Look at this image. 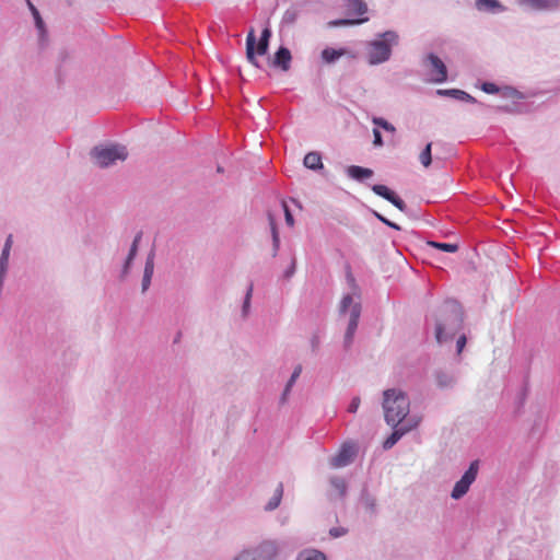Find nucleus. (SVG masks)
Listing matches in <instances>:
<instances>
[{"label": "nucleus", "mask_w": 560, "mask_h": 560, "mask_svg": "<svg viewBox=\"0 0 560 560\" xmlns=\"http://www.w3.org/2000/svg\"><path fill=\"white\" fill-rule=\"evenodd\" d=\"M291 389H292L291 387H288V386L284 387L283 393H282V395L280 397V404L281 405H284L288 401V397H289V395L291 393Z\"/></svg>", "instance_id": "8fccbe9b"}, {"label": "nucleus", "mask_w": 560, "mask_h": 560, "mask_svg": "<svg viewBox=\"0 0 560 560\" xmlns=\"http://www.w3.org/2000/svg\"><path fill=\"white\" fill-rule=\"evenodd\" d=\"M435 93L440 96L452 97L459 102H466V103H471V104L477 103V100L474 96H471L469 93H467L463 90H459V89H445V90L440 89V90H436Z\"/></svg>", "instance_id": "6ab92c4d"}, {"label": "nucleus", "mask_w": 560, "mask_h": 560, "mask_svg": "<svg viewBox=\"0 0 560 560\" xmlns=\"http://www.w3.org/2000/svg\"><path fill=\"white\" fill-rule=\"evenodd\" d=\"M282 494H283V486H282V483H279L277 489L275 490L273 495L267 502L265 510L266 511L276 510L281 503Z\"/></svg>", "instance_id": "bb28decb"}, {"label": "nucleus", "mask_w": 560, "mask_h": 560, "mask_svg": "<svg viewBox=\"0 0 560 560\" xmlns=\"http://www.w3.org/2000/svg\"><path fill=\"white\" fill-rule=\"evenodd\" d=\"M500 97L504 98V100H509V101H524L526 100V94L518 91L517 89H515L514 86H511V85H501V91H500Z\"/></svg>", "instance_id": "5701e85b"}, {"label": "nucleus", "mask_w": 560, "mask_h": 560, "mask_svg": "<svg viewBox=\"0 0 560 560\" xmlns=\"http://www.w3.org/2000/svg\"><path fill=\"white\" fill-rule=\"evenodd\" d=\"M429 244L432 247L441 249L446 253H455L458 249V246L456 244H452V243L430 242Z\"/></svg>", "instance_id": "f704fd0d"}, {"label": "nucleus", "mask_w": 560, "mask_h": 560, "mask_svg": "<svg viewBox=\"0 0 560 560\" xmlns=\"http://www.w3.org/2000/svg\"><path fill=\"white\" fill-rule=\"evenodd\" d=\"M475 8L479 12L500 14L508 11V8L499 0H475Z\"/></svg>", "instance_id": "dca6fc26"}, {"label": "nucleus", "mask_w": 560, "mask_h": 560, "mask_svg": "<svg viewBox=\"0 0 560 560\" xmlns=\"http://www.w3.org/2000/svg\"><path fill=\"white\" fill-rule=\"evenodd\" d=\"M154 259L155 252L154 249H152L150 250L145 258L144 270L141 281V289L143 293L147 292L151 285L152 277L154 273Z\"/></svg>", "instance_id": "a211bd4d"}, {"label": "nucleus", "mask_w": 560, "mask_h": 560, "mask_svg": "<svg viewBox=\"0 0 560 560\" xmlns=\"http://www.w3.org/2000/svg\"><path fill=\"white\" fill-rule=\"evenodd\" d=\"M291 51L287 47L281 46L275 52L272 65L277 68H280L283 71H288L291 66Z\"/></svg>", "instance_id": "aec40b11"}, {"label": "nucleus", "mask_w": 560, "mask_h": 560, "mask_svg": "<svg viewBox=\"0 0 560 560\" xmlns=\"http://www.w3.org/2000/svg\"><path fill=\"white\" fill-rule=\"evenodd\" d=\"M399 43L397 32L388 30L378 33L372 40L365 44V58L370 66H378L387 62L393 54V47Z\"/></svg>", "instance_id": "f03ea898"}, {"label": "nucleus", "mask_w": 560, "mask_h": 560, "mask_svg": "<svg viewBox=\"0 0 560 560\" xmlns=\"http://www.w3.org/2000/svg\"><path fill=\"white\" fill-rule=\"evenodd\" d=\"M295 272V259L292 260L291 266L285 270L284 276L290 278Z\"/></svg>", "instance_id": "603ef678"}, {"label": "nucleus", "mask_w": 560, "mask_h": 560, "mask_svg": "<svg viewBox=\"0 0 560 560\" xmlns=\"http://www.w3.org/2000/svg\"><path fill=\"white\" fill-rule=\"evenodd\" d=\"M345 10L349 18L329 22L330 26L358 25L369 21L368 4L363 0H343Z\"/></svg>", "instance_id": "39448f33"}, {"label": "nucleus", "mask_w": 560, "mask_h": 560, "mask_svg": "<svg viewBox=\"0 0 560 560\" xmlns=\"http://www.w3.org/2000/svg\"><path fill=\"white\" fill-rule=\"evenodd\" d=\"M382 406L388 425L397 427L409 419L407 416L410 411V399L401 389L389 388L384 390Z\"/></svg>", "instance_id": "f257e3e1"}, {"label": "nucleus", "mask_w": 560, "mask_h": 560, "mask_svg": "<svg viewBox=\"0 0 560 560\" xmlns=\"http://www.w3.org/2000/svg\"><path fill=\"white\" fill-rule=\"evenodd\" d=\"M343 56H349L351 58H355V54L352 51H349L346 48L336 49V48H331V47H326L320 52L322 60L327 65L335 63L339 58H341Z\"/></svg>", "instance_id": "f3484780"}, {"label": "nucleus", "mask_w": 560, "mask_h": 560, "mask_svg": "<svg viewBox=\"0 0 560 560\" xmlns=\"http://www.w3.org/2000/svg\"><path fill=\"white\" fill-rule=\"evenodd\" d=\"M446 315L444 320H438L435 325V337L439 343L451 340L462 328L463 313L455 301H447L443 307Z\"/></svg>", "instance_id": "7ed1b4c3"}, {"label": "nucleus", "mask_w": 560, "mask_h": 560, "mask_svg": "<svg viewBox=\"0 0 560 560\" xmlns=\"http://www.w3.org/2000/svg\"><path fill=\"white\" fill-rule=\"evenodd\" d=\"M373 144L375 147H382L384 144V141H383V138H382V133L380 131L378 128H374L373 129Z\"/></svg>", "instance_id": "c03bdc74"}, {"label": "nucleus", "mask_w": 560, "mask_h": 560, "mask_svg": "<svg viewBox=\"0 0 560 560\" xmlns=\"http://www.w3.org/2000/svg\"><path fill=\"white\" fill-rule=\"evenodd\" d=\"M361 315V304L352 306L351 313L349 314V320L343 337V348L349 350L353 343L354 335L358 329L359 319Z\"/></svg>", "instance_id": "ddd939ff"}, {"label": "nucleus", "mask_w": 560, "mask_h": 560, "mask_svg": "<svg viewBox=\"0 0 560 560\" xmlns=\"http://www.w3.org/2000/svg\"><path fill=\"white\" fill-rule=\"evenodd\" d=\"M424 66L430 68L431 82L443 83L447 80L446 66L436 55L429 54L424 60Z\"/></svg>", "instance_id": "9d476101"}, {"label": "nucleus", "mask_w": 560, "mask_h": 560, "mask_svg": "<svg viewBox=\"0 0 560 560\" xmlns=\"http://www.w3.org/2000/svg\"><path fill=\"white\" fill-rule=\"evenodd\" d=\"M303 164L306 168H310L312 171H320L324 168L322 155L316 151L308 152L304 156Z\"/></svg>", "instance_id": "b1692460"}, {"label": "nucleus", "mask_w": 560, "mask_h": 560, "mask_svg": "<svg viewBox=\"0 0 560 560\" xmlns=\"http://www.w3.org/2000/svg\"><path fill=\"white\" fill-rule=\"evenodd\" d=\"M374 215L384 224H386L387 226L392 228V229H395V230H400V226L392 221H389L387 218H385L384 215L380 214L378 212H374Z\"/></svg>", "instance_id": "a19ab883"}, {"label": "nucleus", "mask_w": 560, "mask_h": 560, "mask_svg": "<svg viewBox=\"0 0 560 560\" xmlns=\"http://www.w3.org/2000/svg\"><path fill=\"white\" fill-rule=\"evenodd\" d=\"M479 471V460H472L468 469L463 474L460 479L456 481L451 498L454 500L462 499L468 491L470 486L476 481Z\"/></svg>", "instance_id": "6e6552de"}, {"label": "nucleus", "mask_w": 560, "mask_h": 560, "mask_svg": "<svg viewBox=\"0 0 560 560\" xmlns=\"http://www.w3.org/2000/svg\"><path fill=\"white\" fill-rule=\"evenodd\" d=\"M299 18V10L296 8H289L285 10L282 16V23L284 24H293Z\"/></svg>", "instance_id": "473e14b6"}, {"label": "nucleus", "mask_w": 560, "mask_h": 560, "mask_svg": "<svg viewBox=\"0 0 560 560\" xmlns=\"http://www.w3.org/2000/svg\"><path fill=\"white\" fill-rule=\"evenodd\" d=\"M284 207V214H285V222L288 225H293L294 223V219H293V215L291 214L290 210L288 209V207L285 205H283Z\"/></svg>", "instance_id": "09e8293b"}, {"label": "nucleus", "mask_w": 560, "mask_h": 560, "mask_svg": "<svg viewBox=\"0 0 560 560\" xmlns=\"http://www.w3.org/2000/svg\"><path fill=\"white\" fill-rule=\"evenodd\" d=\"M142 238V233L139 232L136 234L131 245H130V248H129V252H128V255L124 261V265H122V268H121V272H120V278L121 279H125L129 272H130V269H131V266H132V262L137 256V253H138V248H139V244H140V241Z\"/></svg>", "instance_id": "2eb2a0df"}, {"label": "nucleus", "mask_w": 560, "mask_h": 560, "mask_svg": "<svg viewBox=\"0 0 560 560\" xmlns=\"http://www.w3.org/2000/svg\"><path fill=\"white\" fill-rule=\"evenodd\" d=\"M435 380L438 386L442 389L452 388L456 383V378L454 377V375L443 371L436 372Z\"/></svg>", "instance_id": "a878e982"}, {"label": "nucleus", "mask_w": 560, "mask_h": 560, "mask_svg": "<svg viewBox=\"0 0 560 560\" xmlns=\"http://www.w3.org/2000/svg\"><path fill=\"white\" fill-rule=\"evenodd\" d=\"M361 503L364 509L371 513H374L376 510V500L373 495H371L366 490H363L361 494Z\"/></svg>", "instance_id": "c756f323"}, {"label": "nucleus", "mask_w": 560, "mask_h": 560, "mask_svg": "<svg viewBox=\"0 0 560 560\" xmlns=\"http://www.w3.org/2000/svg\"><path fill=\"white\" fill-rule=\"evenodd\" d=\"M91 156L100 167H108L128 158V150L118 143H105L93 148Z\"/></svg>", "instance_id": "20e7f679"}, {"label": "nucleus", "mask_w": 560, "mask_h": 560, "mask_svg": "<svg viewBox=\"0 0 560 560\" xmlns=\"http://www.w3.org/2000/svg\"><path fill=\"white\" fill-rule=\"evenodd\" d=\"M384 130L387 131V132L394 133L396 131V128L394 127V125L388 122V125H386Z\"/></svg>", "instance_id": "864d4df0"}, {"label": "nucleus", "mask_w": 560, "mask_h": 560, "mask_svg": "<svg viewBox=\"0 0 560 560\" xmlns=\"http://www.w3.org/2000/svg\"><path fill=\"white\" fill-rule=\"evenodd\" d=\"M481 90L487 94H500L501 86L493 82H483L481 84Z\"/></svg>", "instance_id": "4c0bfd02"}, {"label": "nucleus", "mask_w": 560, "mask_h": 560, "mask_svg": "<svg viewBox=\"0 0 560 560\" xmlns=\"http://www.w3.org/2000/svg\"><path fill=\"white\" fill-rule=\"evenodd\" d=\"M525 11L553 13L560 10V0H515Z\"/></svg>", "instance_id": "1a4fd4ad"}, {"label": "nucleus", "mask_w": 560, "mask_h": 560, "mask_svg": "<svg viewBox=\"0 0 560 560\" xmlns=\"http://www.w3.org/2000/svg\"><path fill=\"white\" fill-rule=\"evenodd\" d=\"M390 203L394 205L400 211H405L407 208L405 201L401 198H399L397 195L394 197V199H392Z\"/></svg>", "instance_id": "a18cd8bd"}, {"label": "nucleus", "mask_w": 560, "mask_h": 560, "mask_svg": "<svg viewBox=\"0 0 560 560\" xmlns=\"http://www.w3.org/2000/svg\"><path fill=\"white\" fill-rule=\"evenodd\" d=\"M360 404H361V399L359 396H354L349 406H348V412L350 413H355L360 407Z\"/></svg>", "instance_id": "79ce46f5"}, {"label": "nucleus", "mask_w": 560, "mask_h": 560, "mask_svg": "<svg viewBox=\"0 0 560 560\" xmlns=\"http://www.w3.org/2000/svg\"><path fill=\"white\" fill-rule=\"evenodd\" d=\"M271 232H272V244H273V249H275V254H276L279 248V245H280V240H279L277 228L273 223L271 224Z\"/></svg>", "instance_id": "37998d69"}, {"label": "nucleus", "mask_w": 560, "mask_h": 560, "mask_svg": "<svg viewBox=\"0 0 560 560\" xmlns=\"http://www.w3.org/2000/svg\"><path fill=\"white\" fill-rule=\"evenodd\" d=\"M497 110L511 115H522L528 113L529 108L523 101H511V103L497 106Z\"/></svg>", "instance_id": "412c9836"}, {"label": "nucleus", "mask_w": 560, "mask_h": 560, "mask_svg": "<svg viewBox=\"0 0 560 560\" xmlns=\"http://www.w3.org/2000/svg\"><path fill=\"white\" fill-rule=\"evenodd\" d=\"M26 3H27L28 9L32 12L33 18H34L35 26L38 30L40 40H44V38L46 36V30H45L44 21H43L42 16H40L38 10L31 2V0H26Z\"/></svg>", "instance_id": "393cba45"}, {"label": "nucleus", "mask_w": 560, "mask_h": 560, "mask_svg": "<svg viewBox=\"0 0 560 560\" xmlns=\"http://www.w3.org/2000/svg\"><path fill=\"white\" fill-rule=\"evenodd\" d=\"M466 345V336L460 335L456 341L457 353H460Z\"/></svg>", "instance_id": "de8ad7c7"}, {"label": "nucleus", "mask_w": 560, "mask_h": 560, "mask_svg": "<svg viewBox=\"0 0 560 560\" xmlns=\"http://www.w3.org/2000/svg\"><path fill=\"white\" fill-rule=\"evenodd\" d=\"M372 190L374 194H376L380 197H383L384 199H386L389 202L396 196V194L385 185H380V184L373 185Z\"/></svg>", "instance_id": "c85d7f7f"}, {"label": "nucleus", "mask_w": 560, "mask_h": 560, "mask_svg": "<svg viewBox=\"0 0 560 560\" xmlns=\"http://www.w3.org/2000/svg\"><path fill=\"white\" fill-rule=\"evenodd\" d=\"M253 290H254V285H253V283H249L246 294H245V298H244L243 305H242V314L244 317H246L249 313Z\"/></svg>", "instance_id": "2f4dec72"}, {"label": "nucleus", "mask_w": 560, "mask_h": 560, "mask_svg": "<svg viewBox=\"0 0 560 560\" xmlns=\"http://www.w3.org/2000/svg\"><path fill=\"white\" fill-rule=\"evenodd\" d=\"M347 175L357 182H363L365 179H369L373 176V171L371 168L358 166V165H351L348 166L346 170Z\"/></svg>", "instance_id": "4be33fe9"}, {"label": "nucleus", "mask_w": 560, "mask_h": 560, "mask_svg": "<svg viewBox=\"0 0 560 560\" xmlns=\"http://www.w3.org/2000/svg\"><path fill=\"white\" fill-rule=\"evenodd\" d=\"M285 542L279 539H264L253 546L256 560H278Z\"/></svg>", "instance_id": "0eeeda50"}, {"label": "nucleus", "mask_w": 560, "mask_h": 560, "mask_svg": "<svg viewBox=\"0 0 560 560\" xmlns=\"http://www.w3.org/2000/svg\"><path fill=\"white\" fill-rule=\"evenodd\" d=\"M431 147H432V144L428 143L419 155L420 163L424 167L430 166V164L432 162Z\"/></svg>", "instance_id": "72a5a7b5"}, {"label": "nucleus", "mask_w": 560, "mask_h": 560, "mask_svg": "<svg viewBox=\"0 0 560 560\" xmlns=\"http://www.w3.org/2000/svg\"><path fill=\"white\" fill-rule=\"evenodd\" d=\"M357 454V448L351 443H343L336 455L330 457L329 465L331 468H342L350 465Z\"/></svg>", "instance_id": "f8f14e48"}, {"label": "nucleus", "mask_w": 560, "mask_h": 560, "mask_svg": "<svg viewBox=\"0 0 560 560\" xmlns=\"http://www.w3.org/2000/svg\"><path fill=\"white\" fill-rule=\"evenodd\" d=\"M419 424V419L415 416L409 417L404 423H400L397 427H393L394 431L392 434L384 441L383 448L390 450L406 433L413 430Z\"/></svg>", "instance_id": "9b49d317"}, {"label": "nucleus", "mask_w": 560, "mask_h": 560, "mask_svg": "<svg viewBox=\"0 0 560 560\" xmlns=\"http://www.w3.org/2000/svg\"><path fill=\"white\" fill-rule=\"evenodd\" d=\"M296 560H326V556L324 552L316 550V549H307L304 551H301Z\"/></svg>", "instance_id": "cd10ccee"}, {"label": "nucleus", "mask_w": 560, "mask_h": 560, "mask_svg": "<svg viewBox=\"0 0 560 560\" xmlns=\"http://www.w3.org/2000/svg\"><path fill=\"white\" fill-rule=\"evenodd\" d=\"M348 533L347 528L338 526V527H331L329 529V535L334 538H339L345 536Z\"/></svg>", "instance_id": "ea45409f"}, {"label": "nucleus", "mask_w": 560, "mask_h": 560, "mask_svg": "<svg viewBox=\"0 0 560 560\" xmlns=\"http://www.w3.org/2000/svg\"><path fill=\"white\" fill-rule=\"evenodd\" d=\"M330 490L328 497L330 500H343L348 492L347 480L339 476H332L329 478Z\"/></svg>", "instance_id": "4468645a"}, {"label": "nucleus", "mask_w": 560, "mask_h": 560, "mask_svg": "<svg viewBox=\"0 0 560 560\" xmlns=\"http://www.w3.org/2000/svg\"><path fill=\"white\" fill-rule=\"evenodd\" d=\"M355 304H360L359 302H353V298L351 294L343 295L341 302H340V314H345L348 311L351 313L352 306Z\"/></svg>", "instance_id": "7c9ffc66"}, {"label": "nucleus", "mask_w": 560, "mask_h": 560, "mask_svg": "<svg viewBox=\"0 0 560 560\" xmlns=\"http://www.w3.org/2000/svg\"><path fill=\"white\" fill-rule=\"evenodd\" d=\"M372 122L377 127L385 129L386 125H388V121L382 117H373Z\"/></svg>", "instance_id": "49530a36"}, {"label": "nucleus", "mask_w": 560, "mask_h": 560, "mask_svg": "<svg viewBox=\"0 0 560 560\" xmlns=\"http://www.w3.org/2000/svg\"><path fill=\"white\" fill-rule=\"evenodd\" d=\"M12 246H13V236H12V234H9L3 244L0 257L10 258Z\"/></svg>", "instance_id": "e433bc0d"}, {"label": "nucleus", "mask_w": 560, "mask_h": 560, "mask_svg": "<svg viewBox=\"0 0 560 560\" xmlns=\"http://www.w3.org/2000/svg\"><path fill=\"white\" fill-rule=\"evenodd\" d=\"M319 343H320V338L318 335H314L312 338H311V346H312V349L315 351L318 347H319Z\"/></svg>", "instance_id": "3c124183"}, {"label": "nucleus", "mask_w": 560, "mask_h": 560, "mask_svg": "<svg viewBox=\"0 0 560 560\" xmlns=\"http://www.w3.org/2000/svg\"><path fill=\"white\" fill-rule=\"evenodd\" d=\"M301 373H302V365L299 364V365H296L294 368V370H293L289 381L287 382L285 386L292 388L294 386L295 382L298 381V378L300 377Z\"/></svg>", "instance_id": "58836bf2"}, {"label": "nucleus", "mask_w": 560, "mask_h": 560, "mask_svg": "<svg viewBox=\"0 0 560 560\" xmlns=\"http://www.w3.org/2000/svg\"><path fill=\"white\" fill-rule=\"evenodd\" d=\"M271 37V30L265 27L261 32L258 44H256V37L254 30H250L246 37V57L247 60L255 67H258L256 54L264 56L267 54L269 48V39Z\"/></svg>", "instance_id": "423d86ee"}, {"label": "nucleus", "mask_w": 560, "mask_h": 560, "mask_svg": "<svg viewBox=\"0 0 560 560\" xmlns=\"http://www.w3.org/2000/svg\"><path fill=\"white\" fill-rule=\"evenodd\" d=\"M233 560H256L252 547L243 548L238 551Z\"/></svg>", "instance_id": "c9c22d12"}]
</instances>
